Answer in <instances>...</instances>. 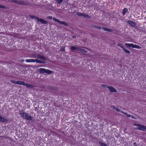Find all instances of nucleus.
Returning a JSON list of instances; mask_svg holds the SVG:
<instances>
[{"mask_svg":"<svg viewBox=\"0 0 146 146\" xmlns=\"http://www.w3.org/2000/svg\"><path fill=\"white\" fill-rule=\"evenodd\" d=\"M10 82L12 83L15 84H16L23 85L27 88H34L35 87V85L29 84L27 83H26L23 81H15L12 80H10Z\"/></svg>","mask_w":146,"mask_h":146,"instance_id":"f257e3e1","label":"nucleus"},{"mask_svg":"<svg viewBox=\"0 0 146 146\" xmlns=\"http://www.w3.org/2000/svg\"><path fill=\"white\" fill-rule=\"evenodd\" d=\"M19 114L21 117L23 119L31 121L33 120V117L31 115H30L29 113H25L23 111H19Z\"/></svg>","mask_w":146,"mask_h":146,"instance_id":"f03ea898","label":"nucleus"},{"mask_svg":"<svg viewBox=\"0 0 146 146\" xmlns=\"http://www.w3.org/2000/svg\"><path fill=\"white\" fill-rule=\"evenodd\" d=\"M25 61L27 62H36V63L44 64L46 62L42 60H38L37 59H27L25 60Z\"/></svg>","mask_w":146,"mask_h":146,"instance_id":"7ed1b4c3","label":"nucleus"},{"mask_svg":"<svg viewBox=\"0 0 146 146\" xmlns=\"http://www.w3.org/2000/svg\"><path fill=\"white\" fill-rule=\"evenodd\" d=\"M8 1L14 3L15 4H17L19 5H27L28 4L25 1H17V0H8Z\"/></svg>","mask_w":146,"mask_h":146,"instance_id":"20e7f679","label":"nucleus"},{"mask_svg":"<svg viewBox=\"0 0 146 146\" xmlns=\"http://www.w3.org/2000/svg\"><path fill=\"white\" fill-rule=\"evenodd\" d=\"M30 17L32 19H37V21L42 24H47L48 22L47 21L45 20L39 18L37 17H36L34 15H31L30 16Z\"/></svg>","mask_w":146,"mask_h":146,"instance_id":"39448f33","label":"nucleus"},{"mask_svg":"<svg viewBox=\"0 0 146 146\" xmlns=\"http://www.w3.org/2000/svg\"><path fill=\"white\" fill-rule=\"evenodd\" d=\"M39 71L40 73H46L48 74H51L53 72V71L42 68H39Z\"/></svg>","mask_w":146,"mask_h":146,"instance_id":"423d86ee","label":"nucleus"},{"mask_svg":"<svg viewBox=\"0 0 146 146\" xmlns=\"http://www.w3.org/2000/svg\"><path fill=\"white\" fill-rule=\"evenodd\" d=\"M31 57L34 58H37L43 60H46L47 59L43 55H41L40 54L33 55L31 56Z\"/></svg>","mask_w":146,"mask_h":146,"instance_id":"0eeeda50","label":"nucleus"},{"mask_svg":"<svg viewBox=\"0 0 146 146\" xmlns=\"http://www.w3.org/2000/svg\"><path fill=\"white\" fill-rule=\"evenodd\" d=\"M125 45L127 46L128 47H132L133 48H136L137 49H140L141 48V47L139 46L136 45V44H134L133 43H125Z\"/></svg>","mask_w":146,"mask_h":146,"instance_id":"6e6552de","label":"nucleus"},{"mask_svg":"<svg viewBox=\"0 0 146 146\" xmlns=\"http://www.w3.org/2000/svg\"><path fill=\"white\" fill-rule=\"evenodd\" d=\"M95 28L98 29H102L104 31L107 32H112L113 30L112 29L108 28L105 27H103L102 28L100 26L97 25L95 27Z\"/></svg>","mask_w":146,"mask_h":146,"instance_id":"1a4fd4ad","label":"nucleus"},{"mask_svg":"<svg viewBox=\"0 0 146 146\" xmlns=\"http://www.w3.org/2000/svg\"><path fill=\"white\" fill-rule=\"evenodd\" d=\"M53 20L56 22H58L59 24L60 25H63L65 26H68V23L65 22L60 21L59 19H56V18L54 17L53 19Z\"/></svg>","mask_w":146,"mask_h":146,"instance_id":"9d476101","label":"nucleus"},{"mask_svg":"<svg viewBox=\"0 0 146 146\" xmlns=\"http://www.w3.org/2000/svg\"><path fill=\"white\" fill-rule=\"evenodd\" d=\"M76 52L81 54H84L87 53V52L86 50L81 48H78V50Z\"/></svg>","mask_w":146,"mask_h":146,"instance_id":"9b49d317","label":"nucleus"},{"mask_svg":"<svg viewBox=\"0 0 146 146\" xmlns=\"http://www.w3.org/2000/svg\"><path fill=\"white\" fill-rule=\"evenodd\" d=\"M127 23L131 26L133 27H135L136 25V23L133 21H131L128 20L127 21Z\"/></svg>","mask_w":146,"mask_h":146,"instance_id":"f8f14e48","label":"nucleus"},{"mask_svg":"<svg viewBox=\"0 0 146 146\" xmlns=\"http://www.w3.org/2000/svg\"><path fill=\"white\" fill-rule=\"evenodd\" d=\"M109 90L111 92H117V91L116 89L112 86L108 87Z\"/></svg>","mask_w":146,"mask_h":146,"instance_id":"ddd939ff","label":"nucleus"},{"mask_svg":"<svg viewBox=\"0 0 146 146\" xmlns=\"http://www.w3.org/2000/svg\"><path fill=\"white\" fill-rule=\"evenodd\" d=\"M139 127V130L143 131H146V126L140 125Z\"/></svg>","mask_w":146,"mask_h":146,"instance_id":"4468645a","label":"nucleus"},{"mask_svg":"<svg viewBox=\"0 0 146 146\" xmlns=\"http://www.w3.org/2000/svg\"><path fill=\"white\" fill-rule=\"evenodd\" d=\"M8 120L7 119L5 118L2 116L0 115V121L3 122H7Z\"/></svg>","mask_w":146,"mask_h":146,"instance_id":"2eb2a0df","label":"nucleus"},{"mask_svg":"<svg viewBox=\"0 0 146 146\" xmlns=\"http://www.w3.org/2000/svg\"><path fill=\"white\" fill-rule=\"evenodd\" d=\"M128 9L126 8H125L122 10V15H124L128 11Z\"/></svg>","mask_w":146,"mask_h":146,"instance_id":"dca6fc26","label":"nucleus"},{"mask_svg":"<svg viewBox=\"0 0 146 146\" xmlns=\"http://www.w3.org/2000/svg\"><path fill=\"white\" fill-rule=\"evenodd\" d=\"M98 143L101 146H108L106 144L100 141H99L98 142Z\"/></svg>","mask_w":146,"mask_h":146,"instance_id":"f3484780","label":"nucleus"},{"mask_svg":"<svg viewBox=\"0 0 146 146\" xmlns=\"http://www.w3.org/2000/svg\"><path fill=\"white\" fill-rule=\"evenodd\" d=\"M124 51L126 53L130 54L131 53V52L129 50H127L126 48H124L123 49Z\"/></svg>","mask_w":146,"mask_h":146,"instance_id":"a211bd4d","label":"nucleus"},{"mask_svg":"<svg viewBox=\"0 0 146 146\" xmlns=\"http://www.w3.org/2000/svg\"><path fill=\"white\" fill-rule=\"evenodd\" d=\"M121 112L123 114H124L127 117H131V115L130 114H128L127 113L125 112L124 111H121Z\"/></svg>","mask_w":146,"mask_h":146,"instance_id":"6ab92c4d","label":"nucleus"},{"mask_svg":"<svg viewBox=\"0 0 146 146\" xmlns=\"http://www.w3.org/2000/svg\"><path fill=\"white\" fill-rule=\"evenodd\" d=\"M78 48L76 47V46H72L70 48V49L71 50H77V51L78 50Z\"/></svg>","mask_w":146,"mask_h":146,"instance_id":"aec40b11","label":"nucleus"},{"mask_svg":"<svg viewBox=\"0 0 146 146\" xmlns=\"http://www.w3.org/2000/svg\"><path fill=\"white\" fill-rule=\"evenodd\" d=\"M85 18H87L88 19H90L91 17V16H89L88 14H84L83 17Z\"/></svg>","mask_w":146,"mask_h":146,"instance_id":"412c9836","label":"nucleus"},{"mask_svg":"<svg viewBox=\"0 0 146 146\" xmlns=\"http://www.w3.org/2000/svg\"><path fill=\"white\" fill-rule=\"evenodd\" d=\"M76 14L78 16L80 17H83L84 13H77Z\"/></svg>","mask_w":146,"mask_h":146,"instance_id":"4be33fe9","label":"nucleus"},{"mask_svg":"<svg viewBox=\"0 0 146 146\" xmlns=\"http://www.w3.org/2000/svg\"><path fill=\"white\" fill-rule=\"evenodd\" d=\"M117 46H119L120 47H121L123 49V48H124V47L122 46V45L120 43H118L117 44Z\"/></svg>","mask_w":146,"mask_h":146,"instance_id":"5701e85b","label":"nucleus"},{"mask_svg":"<svg viewBox=\"0 0 146 146\" xmlns=\"http://www.w3.org/2000/svg\"><path fill=\"white\" fill-rule=\"evenodd\" d=\"M61 51H65V47L64 46H62L60 48Z\"/></svg>","mask_w":146,"mask_h":146,"instance_id":"b1692460","label":"nucleus"},{"mask_svg":"<svg viewBox=\"0 0 146 146\" xmlns=\"http://www.w3.org/2000/svg\"><path fill=\"white\" fill-rule=\"evenodd\" d=\"M0 8L5 9L6 8V7L2 5H0Z\"/></svg>","mask_w":146,"mask_h":146,"instance_id":"393cba45","label":"nucleus"},{"mask_svg":"<svg viewBox=\"0 0 146 146\" xmlns=\"http://www.w3.org/2000/svg\"><path fill=\"white\" fill-rule=\"evenodd\" d=\"M113 109L116 110L117 111L119 112L120 110L118 108H116V107L113 106Z\"/></svg>","mask_w":146,"mask_h":146,"instance_id":"a878e982","label":"nucleus"},{"mask_svg":"<svg viewBox=\"0 0 146 146\" xmlns=\"http://www.w3.org/2000/svg\"><path fill=\"white\" fill-rule=\"evenodd\" d=\"M56 1L59 3H61L63 1V0H55Z\"/></svg>","mask_w":146,"mask_h":146,"instance_id":"bb28decb","label":"nucleus"},{"mask_svg":"<svg viewBox=\"0 0 146 146\" xmlns=\"http://www.w3.org/2000/svg\"><path fill=\"white\" fill-rule=\"evenodd\" d=\"M133 125L139 127L140 126V124L136 123H134L133 124Z\"/></svg>","mask_w":146,"mask_h":146,"instance_id":"cd10ccee","label":"nucleus"},{"mask_svg":"<svg viewBox=\"0 0 146 146\" xmlns=\"http://www.w3.org/2000/svg\"><path fill=\"white\" fill-rule=\"evenodd\" d=\"M101 86L102 87H108V85L106 84H102L101 85Z\"/></svg>","mask_w":146,"mask_h":146,"instance_id":"c85d7f7f","label":"nucleus"},{"mask_svg":"<svg viewBox=\"0 0 146 146\" xmlns=\"http://www.w3.org/2000/svg\"><path fill=\"white\" fill-rule=\"evenodd\" d=\"M47 18L48 19H52V17L50 16H48Z\"/></svg>","mask_w":146,"mask_h":146,"instance_id":"c756f323","label":"nucleus"},{"mask_svg":"<svg viewBox=\"0 0 146 146\" xmlns=\"http://www.w3.org/2000/svg\"><path fill=\"white\" fill-rule=\"evenodd\" d=\"M131 118L132 119H136V118L135 117V116H134L132 115H131Z\"/></svg>","mask_w":146,"mask_h":146,"instance_id":"7c9ffc66","label":"nucleus"},{"mask_svg":"<svg viewBox=\"0 0 146 146\" xmlns=\"http://www.w3.org/2000/svg\"><path fill=\"white\" fill-rule=\"evenodd\" d=\"M134 129L135 130H139V127H136L134 128Z\"/></svg>","mask_w":146,"mask_h":146,"instance_id":"2f4dec72","label":"nucleus"},{"mask_svg":"<svg viewBox=\"0 0 146 146\" xmlns=\"http://www.w3.org/2000/svg\"><path fill=\"white\" fill-rule=\"evenodd\" d=\"M76 37V36H72V38H75Z\"/></svg>","mask_w":146,"mask_h":146,"instance_id":"473e14b6","label":"nucleus"},{"mask_svg":"<svg viewBox=\"0 0 146 146\" xmlns=\"http://www.w3.org/2000/svg\"><path fill=\"white\" fill-rule=\"evenodd\" d=\"M135 144H136V143H134V145H135Z\"/></svg>","mask_w":146,"mask_h":146,"instance_id":"72a5a7b5","label":"nucleus"},{"mask_svg":"<svg viewBox=\"0 0 146 146\" xmlns=\"http://www.w3.org/2000/svg\"><path fill=\"white\" fill-rule=\"evenodd\" d=\"M134 146H138L137 145H135Z\"/></svg>","mask_w":146,"mask_h":146,"instance_id":"f704fd0d","label":"nucleus"}]
</instances>
